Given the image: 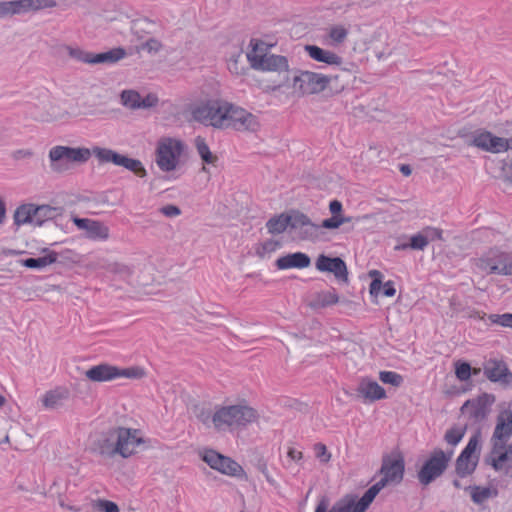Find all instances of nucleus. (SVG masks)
I'll list each match as a JSON object with an SVG mask.
<instances>
[{
    "label": "nucleus",
    "instance_id": "obj_31",
    "mask_svg": "<svg viewBox=\"0 0 512 512\" xmlns=\"http://www.w3.org/2000/svg\"><path fill=\"white\" fill-rule=\"evenodd\" d=\"M126 56V51L124 48L117 47L113 48L109 51L102 53H92V63L91 65L96 64H114Z\"/></svg>",
    "mask_w": 512,
    "mask_h": 512
},
{
    "label": "nucleus",
    "instance_id": "obj_37",
    "mask_svg": "<svg viewBox=\"0 0 512 512\" xmlns=\"http://www.w3.org/2000/svg\"><path fill=\"white\" fill-rule=\"evenodd\" d=\"M117 166H121L140 178L147 176V171L142 162L138 159L130 158L121 154Z\"/></svg>",
    "mask_w": 512,
    "mask_h": 512
},
{
    "label": "nucleus",
    "instance_id": "obj_9",
    "mask_svg": "<svg viewBox=\"0 0 512 512\" xmlns=\"http://www.w3.org/2000/svg\"><path fill=\"white\" fill-rule=\"evenodd\" d=\"M184 150L182 141L174 138H163L158 142L156 148V164L163 172L175 170L179 163V158Z\"/></svg>",
    "mask_w": 512,
    "mask_h": 512
},
{
    "label": "nucleus",
    "instance_id": "obj_4",
    "mask_svg": "<svg viewBox=\"0 0 512 512\" xmlns=\"http://www.w3.org/2000/svg\"><path fill=\"white\" fill-rule=\"evenodd\" d=\"M48 157L51 171L63 173L69 169L68 163H86L91 157V151L85 147L57 145L50 149Z\"/></svg>",
    "mask_w": 512,
    "mask_h": 512
},
{
    "label": "nucleus",
    "instance_id": "obj_26",
    "mask_svg": "<svg viewBox=\"0 0 512 512\" xmlns=\"http://www.w3.org/2000/svg\"><path fill=\"white\" fill-rule=\"evenodd\" d=\"M311 264L310 257L303 252H295L279 257L275 265L279 270L287 269H303L309 267Z\"/></svg>",
    "mask_w": 512,
    "mask_h": 512
},
{
    "label": "nucleus",
    "instance_id": "obj_24",
    "mask_svg": "<svg viewBox=\"0 0 512 512\" xmlns=\"http://www.w3.org/2000/svg\"><path fill=\"white\" fill-rule=\"evenodd\" d=\"M329 500L326 497L318 502L315 512H356L355 494H347L328 510Z\"/></svg>",
    "mask_w": 512,
    "mask_h": 512
},
{
    "label": "nucleus",
    "instance_id": "obj_10",
    "mask_svg": "<svg viewBox=\"0 0 512 512\" xmlns=\"http://www.w3.org/2000/svg\"><path fill=\"white\" fill-rule=\"evenodd\" d=\"M144 375L140 367L119 368L109 364L95 365L85 372V376L93 382H106L120 377L140 379Z\"/></svg>",
    "mask_w": 512,
    "mask_h": 512
},
{
    "label": "nucleus",
    "instance_id": "obj_30",
    "mask_svg": "<svg viewBox=\"0 0 512 512\" xmlns=\"http://www.w3.org/2000/svg\"><path fill=\"white\" fill-rule=\"evenodd\" d=\"M63 211L62 207L33 204L34 225L41 226L44 222L61 216Z\"/></svg>",
    "mask_w": 512,
    "mask_h": 512
},
{
    "label": "nucleus",
    "instance_id": "obj_34",
    "mask_svg": "<svg viewBox=\"0 0 512 512\" xmlns=\"http://www.w3.org/2000/svg\"><path fill=\"white\" fill-rule=\"evenodd\" d=\"M98 266L119 276L123 280L129 279L133 274V267L121 262L102 261Z\"/></svg>",
    "mask_w": 512,
    "mask_h": 512
},
{
    "label": "nucleus",
    "instance_id": "obj_18",
    "mask_svg": "<svg viewBox=\"0 0 512 512\" xmlns=\"http://www.w3.org/2000/svg\"><path fill=\"white\" fill-rule=\"evenodd\" d=\"M404 460L401 457L392 458L390 456H384L382 459V465L379 473L382 478L379 480L386 486L389 483H400L404 475Z\"/></svg>",
    "mask_w": 512,
    "mask_h": 512
},
{
    "label": "nucleus",
    "instance_id": "obj_57",
    "mask_svg": "<svg viewBox=\"0 0 512 512\" xmlns=\"http://www.w3.org/2000/svg\"><path fill=\"white\" fill-rule=\"evenodd\" d=\"M162 47H163L162 43L155 38L148 39L142 45L143 50H146L147 52L153 53V54L158 53L162 49Z\"/></svg>",
    "mask_w": 512,
    "mask_h": 512
},
{
    "label": "nucleus",
    "instance_id": "obj_60",
    "mask_svg": "<svg viewBox=\"0 0 512 512\" xmlns=\"http://www.w3.org/2000/svg\"><path fill=\"white\" fill-rule=\"evenodd\" d=\"M424 232H425L428 243L430 241H434V240H443V238H442L443 231L439 228L426 227L424 229Z\"/></svg>",
    "mask_w": 512,
    "mask_h": 512
},
{
    "label": "nucleus",
    "instance_id": "obj_20",
    "mask_svg": "<svg viewBox=\"0 0 512 512\" xmlns=\"http://www.w3.org/2000/svg\"><path fill=\"white\" fill-rule=\"evenodd\" d=\"M316 269L321 272L333 273L339 281H348V271L346 263L340 257H328L320 254L315 262Z\"/></svg>",
    "mask_w": 512,
    "mask_h": 512
},
{
    "label": "nucleus",
    "instance_id": "obj_59",
    "mask_svg": "<svg viewBox=\"0 0 512 512\" xmlns=\"http://www.w3.org/2000/svg\"><path fill=\"white\" fill-rule=\"evenodd\" d=\"M318 225L325 229H337L342 225V220H340V216L332 215V217L323 220L322 223Z\"/></svg>",
    "mask_w": 512,
    "mask_h": 512
},
{
    "label": "nucleus",
    "instance_id": "obj_25",
    "mask_svg": "<svg viewBox=\"0 0 512 512\" xmlns=\"http://www.w3.org/2000/svg\"><path fill=\"white\" fill-rule=\"evenodd\" d=\"M304 49L310 58L317 62H322L333 67L342 66L344 64L343 58L330 50L320 48L316 45H305Z\"/></svg>",
    "mask_w": 512,
    "mask_h": 512
},
{
    "label": "nucleus",
    "instance_id": "obj_63",
    "mask_svg": "<svg viewBox=\"0 0 512 512\" xmlns=\"http://www.w3.org/2000/svg\"><path fill=\"white\" fill-rule=\"evenodd\" d=\"M493 270L498 272L499 275H512V255L508 253L505 265L499 269L494 266Z\"/></svg>",
    "mask_w": 512,
    "mask_h": 512
},
{
    "label": "nucleus",
    "instance_id": "obj_55",
    "mask_svg": "<svg viewBox=\"0 0 512 512\" xmlns=\"http://www.w3.org/2000/svg\"><path fill=\"white\" fill-rule=\"evenodd\" d=\"M489 319L496 324H499L503 327H510L512 328V314L511 313H505L502 315L497 314H491L489 316Z\"/></svg>",
    "mask_w": 512,
    "mask_h": 512
},
{
    "label": "nucleus",
    "instance_id": "obj_2",
    "mask_svg": "<svg viewBox=\"0 0 512 512\" xmlns=\"http://www.w3.org/2000/svg\"><path fill=\"white\" fill-rule=\"evenodd\" d=\"M258 419V412L246 404L216 406L213 427L218 432L241 430Z\"/></svg>",
    "mask_w": 512,
    "mask_h": 512
},
{
    "label": "nucleus",
    "instance_id": "obj_5",
    "mask_svg": "<svg viewBox=\"0 0 512 512\" xmlns=\"http://www.w3.org/2000/svg\"><path fill=\"white\" fill-rule=\"evenodd\" d=\"M264 50L256 44L252 51L246 54V58L253 69L284 72L283 79L278 83V87H281L288 81V60L284 56L266 53Z\"/></svg>",
    "mask_w": 512,
    "mask_h": 512
},
{
    "label": "nucleus",
    "instance_id": "obj_62",
    "mask_svg": "<svg viewBox=\"0 0 512 512\" xmlns=\"http://www.w3.org/2000/svg\"><path fill=\"white\" fill-rule=\"evenodd\" d=\"M34 156V152L31 149H18L12 152L11 157L15 161L30 159Z\"/></svg>",
    "mask_w": 512,
    "mask_h": 512
},
{
    "label": "nucleus",
    "instance_id": "obj_42",
    "mask_svg": "<svg viewBox=\"0 0 512 512\" xmlns=\"http://www.w3.org/2000/svg\"><path fill=\"white\" fill-rule=\"evenodd\" d=\"M467 431V424L463 427L453 426L445 432L444 440L452 447L460 443Z\"/></svg>",
    "mask_w": 512,
    "mask_h": 512
},
{
    "label": "nucleus",
    "instance_id": "obj_46",
    "mask_svg": "<svg viewBox=\"0 0 512 512\" xmlns=\"http://www.w3.org/2000/svg\"><path fill=\"white\" fill-rule=\"evenodd\" d=\"M280 246V242L279 241H276V240H273V239H269L263 243H260L257 247H256V255L260 258H265L267 255L275 252Z\"/></svg>",
    "mask_w": 512,
    "mask_h": 512
},
{
    "label": "nucleus",
    "instance_id": "obj_41",
    "mask_svg": "<svg viewBox=\"0 0 512 512\" xmlns=\"http://www.w3.org/2000/svg\"><path fill=\"white\" fill-rule=\"evenodd\" d=\"M195 146L199 156L205 163L214 164L217 161V156L212 154L203 137L198 136L195 138Z\"/></svg>",
    "mask_w": 512,
    "mask_h": 512
},
{
    "label": "nucleus",
    "instance_id": "obj_43",
    "mask_svg": "<svg viewBox=\"0 0 512 512\" xmlns=\"http://www.w3.org/2000/svg\"><path fill=\"white\" fill-rule=\"evenodd\" d=\"M427 245H428V242H427V238H426V235H425V232L423 229L421 232L411 236L409 244L397 246L396 248L397 249H400V248L405 249V248L409 247L413 250H424Z\"/></svg>",
    "mask_w": 512,
    "mask_h": 512
},
{
    "label": "nucleus",
    "instance_id": "obj_27",
    "mask_svg": "<svg viewBox=\"0 0 512 512\" xmlns=\"http://www.w3.org/2000/svg\"><path fill=\"white\" fill-rule=\"evenodd\" d=\"M492 436L499 440H509L512 436V410L507 407L499 412Z\"/></svg>",
    "mask_w": 512,
    "mask_h": 512
},
{
    "label": "nucleus",
    "instance_id": "obj_17",
    "mask_svg": "<svg viewBox=\"0 0 512 512\" xmlns=\"http://www.w3.org/2000/svg\"><path fill=\"white\" fill-rule=\"evenodd\" d=\"M289 228L298 231V236L301 240H315L319 237L321 226L313 223L303 212L290 210Z\"/></svg>",
    "mask_w": 512,
    "mask_h": 512
},
{
    "label": "nucleus",
    "instance_id": "obj_11",
    "mask_svg": "<svg viewBox=\"0 0 512 512\" xmlns=\"http://www.w3.org/2000/svg\"><path fill=\"white\" fill-rule=\"evenodd\" d=\"M200 456L210 468L217 470L222 474L237 478L245 476V471L240 464L232 458L224 456L213 449H205L201 452Z\"/></svg>",
    "mask_w": 512,
    "mask_h": 512
},
{
    "label": "nucleus",
    "instance_id": "obj_15",
    "mask_svg": "<svg viewBox=\"0 0 512 512\" xmlns=\"http://www.w3.org/2000/svg\"><path fill=\"white\" fill-rule=\"evenodd\" d=\"M494 401L493 395L483 393L475 399L465 401L460 411L467 415L473 423H481L487 419Z\"/></svg>",
    "mask_w": 512,
    "mask_h": 512
},
{
    "label": "nucleus",
    "instance_id": "obj_32",
    "mask_svg": "<svg viewBox=\"0 0 512 512\" xmlns=\"http://www.w3.org/2000/svg\"><path fill=\"white\" fill-rule=\"evenodd\" d=\"M46 253L44 256L38 258H27L20 260V264L30 269H42L57 261L58 254L54 251L43 250Z\"/></svg>",
    "mask_w": 512,
    "mask_h": 512
},
{
    "label": "nucleus",
    "instance_id": "obj_12",
    "mask_svg": "<svg viewBox=\"0 0 512 512\" xmlns=\"http://www.w3.org/2000/svg\"><path fill=\"white\" fill-rule=\"evenodd\" d=\"M293 89L302 94H317L327 90L326 75L299 70L293 77Z\"/></svg>",
    "mask_w": 512,
    "mask_h": 512
},
{
    "label": "nucleus",
    "instance_id": "obj_56",
    "mask_svg": "<svg viewBox=\"0 0 512 512\" xmlns=\"http://www.w3.org/2000/svg\"><path fill=\"white\" fill-rule=\"evenodd\" d=\"M196 417L199 421H201L205 426L209 427L211 424L213 425L214 412L206 408H200L196 412Z\"/></svg>",
    "mask_w": 512,
    "mask_h": 512
},
{
    "label": "nucleus",
    "instance_id": "obj_14",
    "mask_svg": "<svg viewBox=\"0 0 512 512\" xmlns=\"http://www.w3.org/2000/svg\"><path fill=\"white\" fill-rule=\"evenodd\" d=\"M55 0H12L0 1V18L27 13L32 10L53 8Z\"/></svg>",
    "mask_w": 512,
    "mask_h": 512
},
{
    "label": "nucleus",
    "instance_id": "obj_58",
    "mask_svg": "<svg viewBox=\"0 0 512 512\" xmlns=\"http://www.w3.org/2000/svg\"><path fill=\"white\" fill-rule=\"evenodd\" d=\"M97 507L101 512H119L117 504L109 500H98Z\"/></svg>",
    "mask_w": 512,
    "mask_h": 512
},
{
    "label": "nucleus",
    "instance_id": "obj_8",
    "mask_svg": "<svg viewBox=\"0 0 512 512\" xmlns=\"http://www.w3.org/2000/svg\"><path fill=\"white\" fill-rule=\"evenodd\" d=\"M480 428L470 437L467 445L462 450L455 463V472L460 478H465L477 468L481 452Z\"/></svg>",
    "mask_w": 512,
    "mask_h": 512
},
{
    "label": "nucleus",
    "instance_id": "obj_6",
    "mask_svg": "<svg viewBox=\"0 0 512 512\" xmlns=\"http://www.w3.org/2000/svg\"><path fill=\"white\" fill-rule=\"evenodd\" d=\"M27 115L39 122H54L70 117L69 112L48 94L40 96L36 102L28 105Z\"/></svg>",
    "mask_w": 512,
    "mask_h": 512
},
{
    "label": "nucleus",
    "instance_id": "obj_28",
    "mask_svg": "<svg viewBox=\"0 0 512 512\" xmlns=\"http://www.w3.org/2000/svg\"><path fill=\"white\" fill-rule=\"evenodd\" d=\"M358 394L365 400L370 402L384 399L386 397L385 390L376 382L369 379H363L357 388Z\"/></svg>",
    "mask_w": 512,
    "mask_h": 512
},
{
    "label": "nucleus",
    "instance_id": "obj_13",
    "mask_svg": "<svg viewBox=\"0 0 512 512\" xmlns=\"http://www.w3.org/2000/svg\"><path fill=\"white\" fill-rule=\"evenodd\" d=\"M358 66L352 62H345L342 66H335L334 73L326 75L327 90L339 94L348 88L356 79Z\"/></svg>",
    "mask_w": 512,
    "mask_h": 512
},
{
    "label": "nucleus",
    "instance_id": "obj_44",
    "mask_svg": "<svg viewBox=\"0 0 512 512\" xmlns=\"http://www.w3.org/2000/svg\"><path fill=\"white\" fill-rule=\"evenodd\" d=\"M371 49L378 60L390 55V50L388 49L385 41H382L379 38V35L372 36Z\"/></svg>",
    "mask_w": 512,
    "mask_h": 512
},
{
    "label": "nucleus",
    "instance_id": "obj_61",
    "mask_svg": "<svg viewBox=\"0 0 512 512\" xmlns=\"http://www.w3.org/2000/svg\"><path fill=\"white\" fill-rule=\"evenodd\" d=\"M160 212L166 217L172 218L181 214V209L173 204H169L160 208Z\"/></svg>",
    "mask_w": 512,
    "mask_h": 512
},
{
    "label": "nucleus",
    "instance_id": "obj_23",
    "mask_svg": "<svg viewBox=\"0 0 512 512\" xmlns=\"http://www.w3.org/2000/svg\"><path fill=\"white\" fill-rule=\"evenodd\" d=\"M74 224L82 230L86 231L87 237L93 240H106L109 237V229L103 223L88 219L73 217Z\"/></svg>",
    "mask_w": 512,
    "mask_h": 512
},
{
    "label": "nucleus",
    "instance_id": "obj_7",
    "mask_svg": "<svg viewBox=\"0 0 512 512\" xmlns=\"http://www.w3.org/2000/svg\"><path fill=\"white\" fill-rule=\"evenodd\" d=\"M453 453V450L443 451L440 448L434 449L418 471L417 477L419 482L427 486L442 476L449 466Z\"/></svg>",
    "mask_w": 512,
    "mask_h": 512
},
{
    "label": "nucleus",
    "instance_id": "obj_22",
    "mask_svg": "<svg viewBox=\"0 0 512 512\" xmlns=\"http://www.w3.org/2000/svg\"><path fill=\"white\" fill-rule=\"evenodd\" d=\"M70 398V390L67 387L58 386L47 391L41 398V403L48 410H60L65 407Z\"/></svg>",
    "mask_w": 512,
    "mask_h": 512
},
{
    "label": "nucleus",
    "instance_id": "obj_33",
    "mask_svg": "<svg viewBox=\"0 0 512 512\" xmlns=\"http://www.w3.org/2000/svg\"><path fill=\"white\" fill-rule=\"evenodd\" d=\"M384 487V483L378 481L374 485H372L360 499H358L357 495H355L356 512H365L367 508L370 506V504L373 502L377 494Z\"/></svg>",
    "mask_w": 512,
    "mask_h": 512
},
{
    "label": "nucleus",
    "instance_id": "obj_50",
    "mask_svg": "<svg viewBox=\"0 0 512 512\" xmlns=\"http://www.w3.org/2000/svg\"><path fill=\"white\" fill-rule=\"evenodd\" d=\"M455 374L460 381H467L472 375V368L469 363L458 361L455 363Z\"/></svg>",
    "mask_w": 512,
    "mask_h": 512
},
{
    "label": "nucleus",
    "instance_id": "obj_3",
    "mask_svg": "<svg viewBox=\"0 0 512 512\" xmlns=\"http://www.w3.org/2000/svg\"><path fill=\"white\" fill-rule=\"evenodd\" d=\"M230 103L221 99H210L191 109L192 118L202 124L218 129L227 128Z\"/></svg>",
    "mask_w": 512,
    "mask_h": 512
},
{
    "label": "nucleus",
    "instance_id": "obj_54",
    "mask_svg": "<svg viewBox=\"0 0 512 512\" xmlns=\"http://www.w3.org/2000/svg\"><path fill=\"white\" fill-rule=\"evenodd\" d=\"M347 34V30L343 26H333L329 30V37L337 44L342 43L346 39Z\"/></svg>",
    "mask_w": 512,
    "mask_h": 512
},
{
    "label": "nucleus",
    "instance_id": "obj_48",
    "mask_svg": "<svg viewBox=\"0 0 512 512\" xmlns=\"http://www.w3.org/2000/svg\"><path fill=\"white\" fill-rule=\"evenodd\" d=\"M491 494H492V491L490 488H488V487L481 488L479 486H475L472 488L471 498L474 503L482 504L483 502H485L487 499H489L491 497Z\"/></svg>",
    "mask_w": 512,
    "mask_h": 512
},
{
    "label": "nucleus",
    "instance_id": "obj_29",
    "mask_svg": "<svg viewBox=\"0 0 512 512\" xmlns=\"http://www.w3.org/2000/svg\"><path fill=\"white\" fill-rule=\"evenodd\" d=\"M508 253L498 250H491L487 256L478 259L477 266L490 274H498L493 270L494 266L501 268L505 265Z\"/></svg>",
    "mask_w": 512,
    "mask_h": 512
},
{
    "label": "nucleus",
    "instance_id": "obj_19",
    "mask_svg": "<svg viewBox=\"0 0 512 512\" xmlns=\"http://www.w3.org/2000/svg\"><path fill=\"white\" fill-rule=\"evenodd\" d=\"M484 375L488 380L494 383H500L504 386L512 384V373L503 360L489 359L483 367Z\"/></svg>",
    "mask_w": 512,
    "mask_h": 512
},
{
    "label": "nucleus",
    "instance_id": "obj_53",
    "mask_svg": "<svg viewBox=\"0 0 512 512\" xmlns=\"http://www.w3.org/2000/svg\"><path fill=\"white\" fill-rule=\"evenodd\" d=\"M510 459L509 453L506 450L503 452H500V454L497 456V458H491L490 459V466L495 471H502L505 468V463Z\"/></svg>",
    "mask_w": 512,
    "mask_h": 512
},
{
    "label": "nucleus",
    "instance_id": "obj_21",
    "mask_svg": "<svg viewBox=\"0 0 512 512\" xmlns=\"http://www.w3.org/2000/svg\"><path fill=\"white\" fill-rule=\"evenodd\" d=\"M501 142L502 137L494 136L492 133L483 130L474 131L466 141L468 146H474L491 153H499V148H502Z\"/></svg>",
    "mask_w": 512,
    "mask_h": 512
},
{
    "label": "nucleus",
    "instance_id": "obj_40",
    "mask_svg": "<svg viewBox=\"0 0 512 512\" xmlns=\"http://www.w3.org/2000/svg\"><path fill=\"white\" fill-rule=\"evenodd\" d=\"M339 302V297L335 291V289L322 291L317 293L315 296L312 306L317 308H324L327 306H331Z\"/></svg>",
    "mask_w": 512,
    "mask_h": 512
},
{
    "label": "nucleus",
    "instance_id": "obj_38",
    "mask_svg": "<svg viewBox=\"0 0 512 512\" xmlns=\"http://www.w3.org/2000/svg\"><path fill=\"white\" fill-rule=\"evenodd\" d=\"M246 61L248 62L246 55H244L242 50H237L232 53L228 59V69L231 73L235 75H242L245 73Z\"/></svg>",
    "mask_w": 512,
    "mask_h": 512
},
{
    "label": "nucleus",
    "instance_id": "obj_51",
    "mask_svg": "<svg viewBox=\"0 0 512 512\" xmlns=\"http://www.w3.org/2000/svg\"><path fill=\"white\" fill-rule=\"evenodd\" d=\"M153 25V23L147 18H140L133 20L131 22V31L132 33L138 35L140 37V33L149 32L148 29Z\"/></svg>",
    "mask_w": 512,
    "mask_h": 512
},
{
    "label": "nucleus",
    "instance_id": "obj_64",
    "mask_svg": "<svg viewBox=\"0 0 512 512\" xmlns=\"http://www.w3.org/2000/svg\"><path fill=\"white\" fill-rule=\"evenodd\" d=\"M502 172L504 180L512 182V160L504 163Z\"/></svg>",
    "mask_w": 512,
    "mask_h": 512
},
{
    "label": "nucleus",
    "instance_id": "obj_45",
    "mask_svg": "<svg viewBox=\"0 0 512 512\" xmlns=\"http://www.w3.org/2000/svg\"><path fill=\"white\" fill-rule=\"evenodd\" d=\"M121 102L131 109L140 108V94L134 90H124L121 93Z\"/></svg>",
    "mask_w": 512,
    "mask_h": 512
},
{
    "label": "nucleus",
    "instance_id": "obj_35",
    "mask_svg": "<svg viewBox=\"0 0 512 512\" xmlns=\"http://www.w3.org/2000/svg\"><path fill=\"white\" fill-rule=\"evenodd\" d=\"M290 225V211L287 213H281L280 215L270 218L266 227L270 234H281L289 228Z\"/></svg>",
    "mask_w": 512,
    "mask_h": 512
},
{
    "label": "nucleus",
    "instance_id": "obj_47",
    "mask_svg": "<svg viewBox=\"0 0 512 512\" xmlns=\"http://www.w3.org/2000/svg\"><path fill=\"white\" fill-rule=\"evenodd\" d=\"M66 50L68 55L82 63L91 64L92 63V53L88 51H84L80 48H74L71 46H67Z\"/></svg>",
    "mask_w": 512,
    "mask_h": 512
},
{
    "label": "nucleus",
    "instance_id": "obj_49",
    "mask_svg": "<svg viewBox=\"0 0 512 512\" xmlns=\"http://www.w3.org/2000/svg\"><path fill=\"white\" fill-rule=\"evenodd\" d=\"M379 379L385 383L390 384L394 387H399L403 382V377L393 371H381L379 373Z\"/></svg>",
    "mask_w": 512,
    "mask_h": 512
},
{
    "label": "nucleus",
    "instance_id": "obj_1",
    "mask_svg": "<svg viewBox=\"0 0 512 512\" xmlns=\"http://www.w3.org/2000/svg\"><path fill=\"white\" fill-rule=\"evenodd\" d=\"M143 442L137 429L113 427L103 431L93 440L91 450L102 457L112 458L120 455L128 458Z\"/></svg>",
    "mask_w": 512,
    "mask_h": 512
},
{
    "label": "nucleus",
    "instance_id": "obj_52",
    "mask_svg": "<svg viewBox=\"0 0 512 512\" xmlns=\"http://www.w3.org/2000/svg\"><path fill=\"white\" fill-rule=\"evenodd\" d=\"M315 457L319 460L321 464H327L331 460V453L328 451L327 447L323 443H316L314 445Z\"/></svg>",
    "mask_w": 512,
    "mask_h": 512
},
{
    "label": "nucleus",
    "instance_id": "obj_36",
    "mask_svg": "<svg viewBox=\"0 0 512 512\" xmlns=\"http://www.w3.org/2000/svg\"><path fill=\"white\" fill-rule=\"evenodd\" d=\"M13 219L17 226L24 224L34 225L33 203H26L17 207L14 212Z\"/></svg>",
    "mask_w": 512,
    "mask_h": 512
},
{
    "label": "nucleus",
    "instance_id": "obj_39",
    "mask_svg": "<svg viewBox=\"0 0 512 512\" xmlns=\"http://www.w3.org/2000/svg\"><path fill=\"white\" fill-rule=\"evenodd\" d=\"M90 151L91 155L93 154L100 163H113L116 166L121 155L112 149L102 148L99 146H94Z\"/></svg>",
    "mask_w": 512,
    "mask_h": 512
},
{
    "label": "nucleus",
    "instance_id": "obj_16",
    "mask_svg": "<svg viewBox=\"0 0 512 512\" xmlns=\"http://www.w3.org/2000/svg\"><path fill=\"white\" fill-rule=\"evenodd\" d=\"M227 128L255 132L259 128L257 117L245 109L230 103Z\"/></svg>",
    "mask_w": 512,
    "mask_h": 512
}]
</instances>
